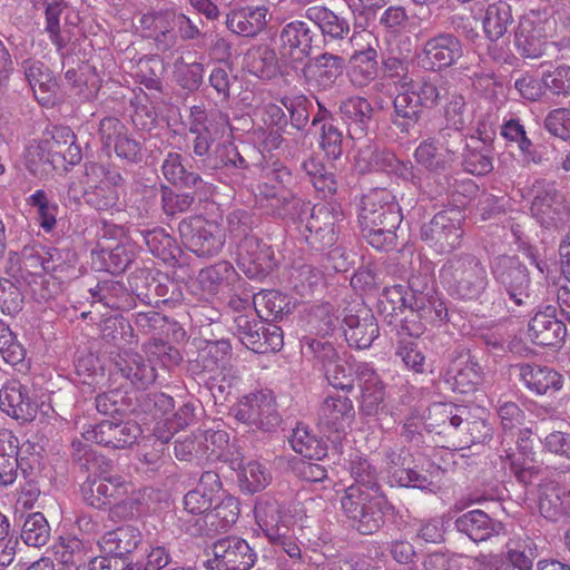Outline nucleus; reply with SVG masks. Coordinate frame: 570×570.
<instances>
[{
  "label": "nucleus",
  "mask_w": 570,
  "mask_h": 570,
  "mask_svg": "<svg viewBox=\"0 0 570 570\" xmlns=\"http://www.w3.org/2000/svg\"><path fill=\"white\" fill-rule=\"evenodd\" d=\"M229 465L237 473L238 487L243 493L255 494L261 492L272 481L269 470L256 460L244 463L243 459L235 458V460H230Z\"/></svg>",
  "instance_id": "nucleus-63"
},
{
  "label": "nucleus",
  "mask_w": 570,
  "mask_h": 570,
  "mask_svg": "<svg viewBox=\"0 0 570 570\" xmlns=\"http://www.w3.org/2000/svg\"><path fill=\"white\" fill-rule=\"evenodd\" d=\"M343 219L342 204L337 200L311 204L304 222L297 225L308 250L320 254L328 253L338 240V224Z\"/></svg>",
  "instance_id": "nucleus-7"
},
{
  "label": "nucleus",
  "mask_w": 570,
  "mask_h": 570,
  "mask_svg": "<svg viewBox=\"0 0 570 570\" xmlns=\"http://www.w3.org/2000/svg\"><path fill=\"white\" fill-rule=\"evenodd\" d=\"M242 281L233 264L225 259L206 266L198 273V282L202 288L210 294L235 291L240 286Z\"/></svg>",
  "instance_id": "nucleus-55"
},
{
  "label": "nucleus",
  "mask_w": 570,
  "mask_h": 570,
  "mask_svg": "<svg viewBox=\"0 0 570 570\" xmlns=\"http://www.w3.org/2000/svg\"><path fill=\"white\" fill-rule=\"evenodd\" d=\"M26 170L36 178H47L60 171L62 150L51 149L47 140H33L23 150Z\"/></svg>",
  "instance_id": "nucleus-46"
},
{
  "label": "nucleus",
  "mask_w": 570,
  "mask_h": 570,
  "mask_svg": "<svg viewBox=\"0 0 570 570\" xmlns=\"http://www.w3.org/2000/svg\"><path fill=\"white\" fill-rule=\"evenodd\" d=\"M72 381L82 386V392H94L105 377V366L99 355L89 351H77Z\"/></svg>",
  "instance_id": "nucleus-61"
},
{
  "label": "nucleus",
  "mask_w": 570,
  "mask_h": 570,
  "mask_svg": "<svg viewBox=\"0 0 570 570\" xmlns=\"http://www.w3.org/2000/svg\"><path fill=\"white\" fill-rule=\"evenodd\" d=\"M111 374L120 375L137 390L153 384L157 377L153 362L142 354L131 351H125L115 357Z\"/></svg>",
  "instance_id": "nucleus-42"
},
{
  "label": "nucleus",
  "mask_w": 570,
  "mask_h": 570,
  "mask_svg": "<svg viewBox=\"0 0 570 570\" xmlns=\"http://www.w3.org/2000/svg\"><path fill=\"white\" fill-rule=\"evenodd\" d=\"M220 491H223V483L219 474L215 471H204L196 488L184 497V510L177 520L178 528L185 532L181 519L194 521L210 512Z\"/></svg>",
  "instance_id": "nucleus-27"
},
{
  "label": "nucleus",
  "mask_w": 570,
  "mask_h": 570,
  "mask_svg": "<svg viewBox=\"0 0 570 570\" xmlns=\"http://www.w3.org/2000/svg\"><path fill=\"white\" fill-rule=\"evenodd\" d=\"M527 334L534 345L560 348L567 337V326L557 316V306L552 304L538 305L533 316L529 320Z\"/></svg>",
  "instance_id": "nucleus-31"
},
{
  "label": "nucleus",
  "mask_w": 570,
  "mask_h": 570,
  "mask_svg": "<svg viewBox=\"0 0 570 570\" xmlns=\"http://www.w3.org/2000/svg\"><path fill=\"white\" fill-rule=\"evenodd\" d=\"M267 14L266 6L235 4L225 14V26L238 37L255 38L266 28Z\"/></svg>",
  "instance_id": "nucleus-41"
},
{
  "label": "nucleus",
  "mask_w": 570,
  "mask_h": 570,
  "mask_svg": "<svg viewBox=\"0 0 570 570\" xmlns=\"http://www.w3.org/2000/svg\"><path fill=\"white\" fill-rule=\"evenodd\" d=\"M439 81L423 76L417 81L409 79L392 100L390 121L403 137H410L416 127L425 124V116L441 102Z\"/></svg>",
  "instance_id": "nucleus-3"
},
{
  "label": "nucleus",
  "mask_w": 570,
  "mask_h": 570,
  "mask_svg": "<svg viewBox=\"0 0 570 570\" xmlns=\"http://www.w3.org/2000/svg\"><path fill=\"white\" fill-rule=\"evenodd\" d=\"M379 58V51L370 45L351 55L346 63V72L354 87H367L380 76Z\"/></svg>",
  "instance_id": "nucleus-50"
},
{
  "label": "nucleus",
  "mask_w": 570,
  "mask_h": 570,
  "mask_svg": "<svg viewBox=\"0 0 570 570\" xmlns=\"http://www.w3.org/2000/svg\"><path fill=\"white\" fill-rule=\"evenodd\" d=\"M236 264L247 278L263 282L279 268L281 255L263 238H247L237 244Z\"/></svg>",
  "instance_id": "nucleus-20"
},
{
  "label": "nucleus",
  "mask_w": 570,
  "mask_h": 570,
  "mask_svg": "<svg viewBox=\"0 0 570 570\" xmlns=\"http://www.w3.org/2000/svg\"><path fill=\"white\" fill-rule=\"evenodd\" d=\"M321 413L324 426L332 432H344L355 420V409L350 394L328 393L322 405Z\"/></svg>",
  "instance_id": "nucleus-49"
},
{
  "label": "nucleus",
  "mask_w": 570,
  "mask_h": 570,
  "mask_svg": "<svg viewBox=\"0 0 570 570\" xmlns=\"http://www.w3.org/2000/svg\"><path fill=\"white\" fill-rule=\"evenodd\" d=\"M204 171L219 183L236 189L244 184L249 163L232 141L218 142L213 151L200 157Z\"/></svg>",
  "instance_id": "nucleus-17"
},
{
  "label": "nucleus",
  "mask_w": 570,
  "mask_h": 570,
  "mask_svg": "<svg viewBox=\"0 0 570 570\" xmlns=\"http://www.w3.org/2000/svg\"><path fill=\"white\" fill-rule=\"evenodd\" d=\"M37 392L20 381H9L0 390V410L20 424L36 419Z\"/></svg>",
  "instance_id": "nucleus-37"
},
{
  "label": "nucleus",
  "mask_w": 570,
  "mask_h": 570,
  "mask_svg": "<svg viewBox=\"0 0 570 570\" xmlns=\"http://www.w3.org/2000/svg\"><path fill=\"white\" fill-rule=\"evenodd\" d=\"M464 52V42L455 32L438 31L416 52L417 66L425 72L441 75L455 68Z\"/></svg>",
  "instance_id": "nucleus-15"
},
{
  "label": "nucleus",
  "mask_w": 570,
  "mask_h": 570,
  "mask_svg": "<svg viewBox=\"0 0 570 570\" xmlns=\"http://www.w3.org/2000/svg\"><path fill=\"white\" fill-rule=\"evenodd\" d=\"M341 510L350 527L362 537L402 531L406 520L386 492L371 493L348 485L340 498Z\"/></svg>",
  "instance_id": "nucleus-1"
},
{
  "label": "nucleus",
  "mask_w": 570,
  "mask_h": 570,
  "mask_svg": "<svg viewBox=\"0 0 570 570\" xmlns=\"http://www.w3.org/2000/svg\"><path fill=\"white\" fill-rule=\"evenodd\" d=\"M228 415L238 423L268 434L276 433L283 422L275 393L269 389L242 396L229 407Z\"/></svg>",
  "instance_id": "nucleus-10"
},
{
  "label": "nucleus",
  "mask_w": 570,
  "mask_h": 570,
  "mask_svg": "<svg viewBox=\"0 0 570 570\" xmlns=\"http://www.w3.org/2000/svg\"><path fill=\"white\" fill-rule=\"evenodd\" d=\"M531 196L530 213L537 223L546 229H558L570 217V206L558 184L538 178L529 189Z\"/></svg>",
  "instance_id": "nucleus-13"
},
{
  "label": "nucleus",
  "mask_w": 570,
  "mask_h": 570,
  "mask_svg": "<svg viewBox=\"0 0 570 570\" xmlns=\"http://www.w3.org/2000/svg\"><path fill=\"white\" fill-rule=\"evenodd\" d=\"M454 529L474 543L485 542L507 533L505 524L480 509L470 510L458 515Z\"/></svg>",
  "instance_id": "nucleus-38"
},
{
  "label": "nucleus",
  "mask_w": 570,
  "mask_h": 570,
  "mask_svg": "<svg viewBox=\"0 0 570 570\" xmlns=\"http://www.w3.org/2000/svg\"><path fill=\"white\" fill-rule=\"evenodd\" d=\"M539 512L548 521L570 519V487L556 480L539 484Z\"/></svg>",
  "instance_id": "nucleus-48"
},
{
  "label": "nucleus",
  "mask_w": 570,
  "mask_h": 570,
  "mask_svg": "<svg viewBox=\"0 0 570 570\" xmlns=\"http://www.w3.org/2000/svg\"><path fill=\"white\" fill-rule=\"evenodd\" d=\"M445 363L439 371L438 383L449 392L470 394L485 380L484 366L470 347L456 344L445 353Z\"/></svg>",
  "instance_id": "nucleus-6"
},
{
  "label": "nucleus",
  "mask_w": 570,
  "mask_h": 570,
  "mask_svg": "<svg viewBox=\"0 0 570 570\" xmlns=\"http://www.w3.org/2000/svg\"><path fill=\"white\" fill-rule=\"evenodd\" d=\"M160 170L170 187L198 193L199 203L208 200L214 195L215 186L194 170L191 165L185 164L180 153L169 151L163 160Z\"/></svg>",
  "instance_id": "nucleus-25"
},
{
  "label": "nucleus",
  "mask_w": 570,
  "mask_h": 570,
  "mask_svg": "<svg viewBox=\"0 0 570 570\" xmlns=\"http://www.w3.org/2000/svg\"><path fill=\"white\" fill-rule=\"evenodd\" d=\"M129 488L130 483L121 475H114L110 472L98 478L86 479L80 485V494L86 505L99 511H108Z\"/></svg>",
  "instance_id": "nucleus-35"
},
{
  "label": "nucleus",
  "mask_w": 570,
  "mask_h": 570,
  "mask_svg": "<svg viewBox=\"0 0 570 570\" xmlns=\"http://www.w3.org/2000/svg\"><path fill=\"white\" fill-rule=\"evenodd\" d=\"M141 434L142 429L136 421L119 417L88 425L82 438L108 450H125L131 448Z\"/></svg>",
  "instance_id": "nucleus-21"
},
{
  "label": "nucleus",
  "mask_w": 570,
  "mask_h": 570,
  "mask_svg": "<svg viewBox=\"0 0 570 570\" xmlns=\"http://www.w3.org/2000/svg\"><path fill=\"white\" fill-rule=\"evenodd\" d=\"M403 215L396 196L385 187L370 188L360 199L358 226L399 227Z\"/></svg>",
  "instance_id": "nucleus-18"
},
{
  "label": "nucleus",
  "mask_w": 570,
  "mask_h": 570,
  "mask_svg": "<svg viewBox=\"0 0 570 570\" xmlns=\"http://www.w3.org/2000/svg\"><path fill=\"white\" fill-rule=\"evenodd\" d=\"M212 551L213 558L206 561L209 570H250L257 560L253 548L239 537L218 539Z\"/></svg>",
  "instance_id": "nucleus-29"
},
{
  "label": "nucleus",
  "mask_w": 570,
  "mask_h": 570,
  "mask_svg": "<svg viewBox=\"0 0 570 570\" xmlns=\"http://www.w3.org/2000/svg\"><path fill=\"white\" fill-rule=\"evenodd\" d=\"M465 215L458 208H444L420 227L421 240L438 254H450L461 247Z\"/></svg>",
  "instance_id": "nucleus-14"
},
{
  "label": "nucleus",
  "mask_w": 570,
  "mask_h": 570,
  "mask_svg": "<svg viewBox=\"0 0 570 570\" xmlns=\"http://www.w3.org/2000/svg\"><path fill=\"white\" fill-rule=\"evenodd\" d=\"M189 132L195 136L193 153L200 158L210 151L214 142L225 134L228 117L222 112L207 111L204 105H194L189 109Z\"/></svg>",
  "instance_id": "nucleus-24"
},
{
  "label": "nucleus",
  "mask_w": 570,
  "mask_h": 570,
  "mask_svg": "<svg viewBox=\"0 0 570 570\" xmlns=\"http://www.w3.org/2000/svg\"><path fill=\"white\" fill-rule=\"evenodd\" d=\"M79 178L83 204L97 213L122 210L119 189L126 179L115 164L87 160Z\"/></svg>",
  "instance_id": "nucleus-5"
},
{
  "label": "nucleus",
  "mask_w": 570,
  "mask_h": 570,
  "mask_svg": "<svg viewBox=\"0 0 570 570\" xmlns=\"http://www.w3.org/2000/svg\"><path fill=\"white\" fill-rule=\"evenodd\" d=\"M223 497L218 494V499L212 507L210 512L203 515V518L195 519L194 521L181 519L184 522L185 533L191 537L213 535L220 531H227L238 520L240 509L238 499L225 494L220 491Z\"/></svg>",
  "instance_id": "nucleus-22"
},
{
  "label": "nucleus",
  "mask_w": 570,
  "mask_h": 570,
  "mask_svg": "<svg viewBox=\"0 0 570 570\" xmlns=\"http://www.w3.org/2000/svg\"><path fill=\"white\" fill-rule=\"evenodd\" d=\"M532 429L522 428L518 430L514 446L512 444L513 434L501 436L498 446L500 462H537V452L534 450V440L532 439Z\"/></svg>",
  "instance_id": "nucleus-62"
},
{
  "label": "nucleus",
  "mask_w": 570,
  "mask_h": 570,
  "mask_svg": "<svg viewBox=\"0 0 570 570\" xmlns=\"http://www.w3.org/2000/svg\"><path fill=\"white\" fill-rule=\"evenodd\" d=\"M489 266L498 286L485 298L490 312L510 317L524 316L532 304L531 275L527 265L515 254H499L490 259Z\"/></svg>",
  "instance_id": "nucleus-2"
},
{
  "label": "nucleus",
  "mask_w": 570,
  "mask_h": 570,
  "mask_svg": "<svg viewBox=\"0 0 570 570\" xmlns=\"http://www.w3.org/2000/svg\"><path fill=\"white\" fill-rule=\"evenodd\" d=\"M304 17L317 28L324 48L341 46L353 38L350 20L326 6L308 7Z\"/></svg>",
  "instance_id": "nucleus-34"
},
{
  "label": "nucleus",
  "mask_w": 570,
  "mask_h": 570,
  "mask_svg": "<svg viewBox=\"0 0 570 570\" xmlns=\"http://www.w3.org/2000/svg\"><path fill=\"white\" fill-rule=\"evenodd\" d=\"M134 233L139 235L148 252L169 267H181L180 258L183 249L177 239L164 227L135 228Z\"/></svg>",
  "instance_id": "nucleus-45"
},
{
  "label": "nucleus",
  "mask_w": 570,
  "mask_h": 570,
  "mask_svg": "<svg viewBox=\"0 0 570 570\" xmlns=\"http://www.w3.org/2000/svg\"><path fill=\"white\" fill-rule=\"evenodd\" d=\"M202 410L199 400L194 397L176 402V407L165 417L161 425L155 426V435L164 440H171L176 433L196 424Z\"/></svg>",
  "instance_id": "nucleus-53"
},
{
  "label": "nucleus",
  "mask_w": 570,
  "mask_h": 570,
  "mask_svg": "<svg viewBox=\"0 0 570 570\" xmlns=\"http://www.w3.org/2000/svg\"><path fill=\"white\" fill-rule=\"evenodd\" d=\"M279 49L293 61L303 63L322 49L318 33L304 20L293 19L276 30Z\"/></svg>",
  "instance_id": "nucleus-23"
},
{
  "label": "nucleus",
  "mask_w": 570,
  "mask_h": 570,
  "mask_svg": "<svg viewBox=\"0 0 570 570\" xmlns=\"http://www.w3.org/2000/svg\"><path fill=\"white\" fill-rule=\"evenodd\" d=\"M522 386L534 396H552L564 385V376L556 368L535 362H520L511 365Z\"/></svg>",
  "instance_id": "nucleus-33"
},
{
  "label": "nucleus",
  "mask_w": 570,
  "mask_h": 570,
  "mask_svg": "<svg viewBox=\"0 0 570 570\" xmlns=\"http://www.w3.org/2000/svg\"><path fill=\"white\" fill-rule=\"evenodd\" d=\"M98 546L101 553L115 556L124 566L127 561L134 560L132 553L144 546V534L136 527L120 525L105 532Z\"/></svg>",
  "instance_id": "nucleus-44"
},
{
  "label": "nucleus",
  "mask_w": 570,
  "mask_h": 570,
  "mask_svg": "<svg viewBox=\"0 0 570 570\" xmlns=\"http://www.w3.org/2000/svg\"><path fill=\"white\" fill-rule=\"evenodd\" d=\"M384 482L390 488L434 492L435 483L415 464L412 450L401 443L384 446L381 452Z\"/></svg>",
  "instance_id": "nucleus-8"
},
{
  "label": "nucleus",
  "mask_w": 570,
  "mask_h": 570,
  "mask_svg": "<svg viewBox=\"0 0 570 570\" xmlns=\"http://www.w3.org/2000/svg\"><path fill=\"white\" fill-rule=\"evenodd\" d=\"M289 284L299 297L312 298L324 292L326 279L321 268L311 264H299L292 267Z\"/></svg>",
  "instance_id": "nucleus-64"
},
{
  "label": "nucleus",
  "mask_w": 570,
  "mask_h": 570,
  "mask_svg": "<svg viewBox=\"0 0 570 570\" xmlns=\"http://www.w3.org/2000/svg\"><path fill=\"white\" fill-rule=\"evenodd\" d=\"M538 557L539 549L532 539H510L505 544L501 563L495 570H533Z\"/></svg>",
  "instance_id": "nucleus-60"
},
{
  "label": "nucleus",
  "mask_w": 570,
  "mask_h": 570,
  "mask_svg": "<svg viewBox=\"0 0 570 570\" xmlns=\"http://www.w3.org/2000/svg\"><path fill=\"white\" fill-rule=\"evenodd\" d=\"M303 62L301 75L306 85L318 91L332 89L346 70V60L343 56L330 51H316Z\"/></svg>",
  "instance_id": "nucleus-28"
},
{
  "label": "nucleus",
  "mask_w": 570,
  "mask_h": 570,
  "mask_svg": "<svg viewBox=\"0 0 570 570\" xmlns=\"http://www.w3.org/2000/svg\"><path fill=\"white\" fill-rule=\"evenodd\" d=\"M409 295L403 284L385 286L381 292L376 308L390 332L396 336L420 337L426 326L411 317Z\"/></svg>",
  "instance_id": "nucleus-12"
},
{
  "label": "nucleus",
  "mask_w": 570,
  "mask_h": 570,
  "mask_svg": "<svg viewBox=\"0 0 570 570\" xmlns=\"http://www.w3.org/2000/svg\"><path fill=\"white\" fill-rule=\"evenodd\" d=\"M90 256L92 269L121 275L135 262L136 253L129 243L118 242L115 245H106L98 242Z\"/></svg>",
  "instance_id": "nucleus-43"
},
{
  "label": "nucleus",
  "mask_w": 570,
  "mask_h": 570,
  "mask_svg": "<svg viewBox=\"0 0 570 570\" xmlns=\"http://www.w3.org/2000/svg\"><path fill=\"white\" fill-rule=\"evenodd\" d=\"M357 387L360 419L382 430H391L399 419L397 409L387 400V385L374 366Z\"/></svg>",
  "instance_id": "nucleus-9"
},
{
  "label": "nucleus",
  "mask_w": 570,
  "mask_h": 570,
  "mask_svg": "<svg viewBox=\"0 0 570 570\" xmlns=\"http://www.w3.org/2000/svg\"><path fill=\"white\" fill-rule=\"evenodd\" d=\"M337 115L346 126L347 136L353 140L365 138L375 124V110L371 101L352 95L340 101Z\"/></svg>",
  "instance_id": "nucleus-36"
},
{
  "label": "nucleus",
  "mask_w": 570,
  "mask_h": 570,
  "mask_svg": "<svg viewBox=\"0 0 570 570\" xmlns=\"http://www.w3.org/2000/svg\"><path fill=\"white\" fill-rule=\"evenodd\" d=\"M245 61L248 72L261 80H273L282 73L278 55L272 45L253 46L246 52Z\"/></svg>",
  "instance_id": "nucleus-59"
},
{
  "label": "nucleus",
  "mask_w": 570,
  "mask_h": 570,
  "mask_svg": "<svg viewBox=\"0 0 570 570\" xmlns=\"http://www.w3.org/2000/svg\"><path fill=\"white\" fill-rule=\"evenodd\" d=\"M178 233L184 246L199 258L217 256L226 242L222 225L200 215L184 218Z\"/></svg>",
  "instance_id": "nucleus-16"
},
{
  "label": "nucleus",
  "mask_w": 570,
  "mask_h": 570,
  "mask_svg": "<svg viewBox=\"0 0 570 570\" xmlns=\"http://www.w3.org/2000/svg\"><path fill=\"white\" fill-rule=\"evenodd\" d=\"M7 444L10 452H14L19 473L24 484L21 491L24 495L37 499L40 494L39 478L42 470V448L29 440L20 443L19 439L12 433L7 432Z\"/></svg>",
  "instance_id": "nucleus-26"
},
{
  "label": "nucleus",
  "mask_w": 570,
  "mask_h": 570,
  "mask_svg": "<svg viewBox=\"0 0 570 570\" xmlns=\"http://www.w3.org/2000/svg\"><path fill=\"white\" fill-rule=\"evenodd\" d=\"M20 67L37 101L43 107L55 106L59 85L49 66L39 59L27 58L22 60Z\"/></svg>",
  "instance_id": "nucleus-40"
},
{
  "label": "nucleus",
  "mask_w": 570,
  "mask_h": 570,
  "mask_svg": "<svg viewBox=\"0 0 570 570\" xmlns=\"http://www.w3.org/2000/svg\"><path fill=\"white\" fill-rule=\"evenodd\" d=\"M259 206L273 219L298 225L308 214L311 202L292 189L259 194Z\"/></svg>",
  "instance_id": "nucleus-32"
},
{
  "label": "nucleus",
  "mask_w": 570,
  "mask_h": 570,
  "mask_svg": "<svg viewBox=\"0 0 570 570\" xmlns=\"http://www.w3.org/2000/svg\"><path fill=\"white\" fill-rule=\"evenodd\" d=\"M554 18L548 9H532L520 16L513 31V47L523 59H539L553 37Z\"/></svg>",
  "instance_id": "nucleus-11"
},
{
  "label": "nucleus",
  "mask_w": 570,
  "mask_h": 570,
  "mask_svg": "<svg viewBox=\"0 0 570 570\" xmlns=\"http://www.w3.org/2000/svg\"><path fill=\"white\" fill-rule=\"evenodd\" d=\"M309 130L317 137V145L324 154V159L328 163L341 159L344 153V132L336 116L320 100L316 112L312 115Z\"/></svg>",
  "instance_id": "nucleus-30"
},
{
  "label": "nucleus",
  "mask_w": 570,
  "mask_h": 570,
  "mask_svg": "<svg viewBox=\"0 0 570 570\" xmlns=\"http://www.w3.org/2000/svg\"><path fill=\"white\" fill-rule=\"evenodd\" d=\"M137 391L134 393L132 414L142 420H158L176 407V400L161 391Z\"/></svg>",
  "instance_id": "nucleus-57"
},
{
  "label": "nucleus",
  "mask_w": 570,
  "mask_h": 570,
  "mask_svg": "<svg viewBox=\"0 0 570 570\" xmlns=\"http://www.w3.org/2000/svg\"><path fill=\"white\" fill-rule=\"evenodd\" d=\"M373 366L371 362L364 361H337L324 372V376L334 390L352 394L355 384L358 385Z\"/></svg>",
  "instance_id": "nucleus-52"
},
{
  "label": "nucleus",
  "mask_w": 570,
  "mask_h": 570,
  "mask_svg": "<svg viewBox=\"0 0 570 570\" xmlns=\"http://www.w3.org/2000/svg\"><path fill=\"white\" fill-rule=\"evenodd\" d=\"M254 512L256 522L267 539L279 532L282 528L288 529L293 519L286 504L274 498L261 499Z\"/></svg>",
  "instance_id": "nucleus-58"
},
{
  "label": "nucleus",
  "mask_w": 570,
  "mask_h": 570,
  "mask_svg": "<svg viewBox=\"0 0 570 570\" xmlns=\"http://www.w3.org/2000/svg\"><path fill=\"white\" fill-rule=\"evenodd\" d=\"M301 169L314 188L317 198L325 202L334 200L333 197L338 189L337 176L330 170L322 158L315 155L308 156L302 161Z\"/></svg>",
  "instance_id": "nucleus-51"
},
{
  "label": "nucleus",
  "mask_w": 570,
  "mask_h": 570,
  "mask_svg": "<svg viewBox=\"0 0 570 570\" xmlns=\"http://www.w3.org/2000/svg\"><path fill=\"white\" fill-rule=\"evenodd\" d=\"M469 410L465 405L439 402L428 409L426 426L438 434H450L458 431L466 421Z\"/></svg>",
  "instance_id": "nucleus-54"
},
{
  "label": "nucleus",
  "mask_w": 570,
  "mask_h": 570,
  "mask_svg": "<svg viewBox=\"0 0 570 570\" xmlns=\"http://www.w3.org/2000/svg\"><path fill=\"white\" fill-rule=\"evenodd\" d=\"M342 313L330 302H314L299 311V324L309 335L325 338L340 327Z\"/></svg>",
  "instance_id": "nucleus-39"
},
{
  "label": "nucleus",
  "mask_w": 570,
  "mask_h": 570,
  "mask_svg": "<svg viewBox=\"0 0 570 570\" xmlns=\"http://www.w3.org/2000/svg\"><path fill=\"white\" fill-rule=\"evenodd\" d=\"M45 254H47V273L59 284H68L81 275L79 255L75 248L49 247Z\"/></svg>",
  "instance_id": "nucleus-56"
},
{
  "label": "nucleus",
  "mask_w": 570,
  "mask_h": 570,
  "mask_svg": "<svg viewBox=\"0 0 570 570\" xmlns=\"http://www.w3.org/2000/svg\"><path fill=\"white\" fill-rule=\"evenodd\" d=\"M340 327L351 348L366 350L380 335V327L373 311L363 302H348L343 307Z\"/></svg>",
  "instance_id": "nucleus-19"
},
{
  "label": "nucleus",
  "mask_w": 570,
  "mask_h": 570,
  "mask_svg": "<svg viewBox=\"0 0 570 570\" xmlns=\"http://www.w3.org/2000/svg\"><path fill=\"white\" fill-rule=\"evenodd\" d=\"M439 274L450 296L463 302H478L490 311V304L485 301L490 293V279L476 255L466 252L453 254L443 263Z\"/></svg>",
  "instance_id": "nucleus-4"
},
{
  "label": "nucleus",
  "mask_w": 570,
  "mask_h": 570,
  "mask_svg": "<svg viewBox=\"0 0 570 570\" xmlns=\"http://www.w3.org/2000/svg\"><path fill=\"white\" fill-rule=\"evenodd\" d=\"M69 456L72 469L86 474L87 479L109 474L114 469L112 460L98 452L88 441L73 439Z\"/></svg>",
  "instance_id": "nucleus-47"
}]
</instances>
